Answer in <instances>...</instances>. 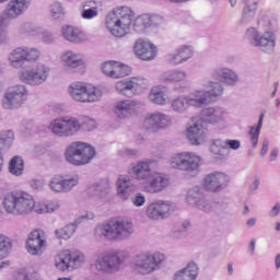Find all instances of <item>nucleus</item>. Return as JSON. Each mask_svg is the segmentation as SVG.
Here are the masks:
<instances>
[{"label":"nucleus","instance_id":"f257e3e1","mask_svg":"<svg viewBox=\"0 0 280 280\" xmlns=\"http://www.w3.org/2000/svg\"><path fill=\"white\" fill-rule=\"evenodd\" d=\"M155 163L156 161L152 159H145L131 164L128 170V174L135 180L142 183L144 194H161L166 187H170L167 175L159 172L152 173V165Z\"/></svg>","mask_w":280,"mask_h":280},{"label":"nucleus","instance_id":"f03ea898","mask_svg":"<svg viewBox=\"0 0 280 280\" xmlns=\"http://www.w3.org/2000/svg\"><path fill=\"white\" fill-rule=\"evenodd\" d=\"M2 206L11 215H30L33 211L38 214L47 213L46 203H36L34 197L23 190L8 192L3 197Z\"/></svg>","mask_w":280,"mask_h":280},{"label":"nucleus","instance_id":"7ed1b4c3","mask_svg":"<svg viewBox=\"0 0 280 280\" xmlns=\"http://www.w3.org/2000/svg\"><path fill=\"white\" fill-rule=\"evenodd\" d=\"M135 234V224L128 219L112 218L98 224L94 229L96 240L107 242H126Z\"/></svg>","mask_w":280,"mask_h":280},{"label":"nucleus","instance_id":"20e7f679","mask_svg":"<svg viewBox=\"0 0 280 280\" xmlns=\"http://www.w3.org/2000/svg\"><path fill=\"white\" fill-rule=\"evenodd\" d=\"M128 259H130V254L126 250L98 252L94 267L101 275H115L126 268Z\"/></svg>","mask_w":280,"mask_h":280},{"label":"nucleus","instance_id":"39448f33","mask_svg":"<svg viewBox=\"0 0 280 280\" xmlns=\"http://www.w3.org/2000/svg\"><path fill=\"white\" fill-rule=\"evenodd\" d=\"M210 75L212 80L215 81H209L208 85H206L207 89H210V91H208V93H210L209 100L211 98V95L212 97H220V95L224 93V86L233 89L240 84V74H237V71L226 66L214 68Z\"/></svg>","mask_w":280,"mask_h":280},{"label":"nucleus","instance_id":"423d86ee","mask_svg":"<svg viewBox=\"0 0 280 280\" xmlns=\"http://www.w3.org/2000/svg\"><path fill=\"white\" fill-rule=\"evenodd\" d=\"M135 13L128 7H118L108 13L105 20V25L112 36L122 38L128 34L130 25H132Z\"/></svg>","mask_w":280,"mask_h":280},{"label":"nucleus","instance_id":"0eeeda50","mask_svg":"<svg viewBox=\"0 0 280 280\" xmlns=\"http://www.w3.org/2000/svg\"><path fill=\"white\" fill-rule=\"evenodd\" d=\"M168 165L173 170L183 172L188 178H195L200 174L202 158L196 152L183 151L173 154L168 160Z\"/></svg>","mask_w":280,"mask_h":280},{"label":"nucleus","instance_id":"6e6552de","mask_svg":"<svg viewBox=\"0 0 280 280\" xmlns=\"http://www.w3.org/2000/svg\"><path fill=\"white\" fill-rule=\"evenodd\" d=\"M165 261V254L161 252L144 250L137 254L131 262L136 275L148 276L156 272Z\"/></svg>","mask_w":280,"mask_h":280},{"label":"nucleus","instance_id":"1a4fd4ad","mask_svg":"<svg viewBox=\"0 0 280 280\" xmlns=\"http://www.w3.org/2000/svg\"><path fill=\"white\" fill-rule=\"evenodd\" d=\"M65 159L75 167L89 165L95 159V148L82 141L72 142L66 149Z\"/></svg>","mask_w":280,"mask_h":280},{"label":"nucleus","instance_id":"9d476101","mask_svg":"<svg viewBox=\"0 0 280 280\" xmlns=\"http://www.w3.org/2000/svg\"><path fill=\"white\" fill-rule=\"evenodd\" d=\"M68 91L72 100L81 104H95V102H100L104 95V88L86 85V83L82 82L71 83Z\"/></svg>","mask_w":280,"mask_h":280},{"label":"nucleus","instance_id":"9b49d317","mask_svg":"<svg viewBox=\"0 0 280 280\" xmlns=\"http://www.w3.org/2000/svg\"><path fill=\"white\" fill-rule=\"evenodd\" d=\"M49 73H51V68L38 62L35 66H28L20 70L18 79L22 84H27L28 86H43L47 82Z\"/></svg>","mask_w":280,"mask_h":280},{"label":"nucleus","instance_id":"f8f14e48","mask_svg":"<svg viewBox=\"0 0 280 280\" xmlns=\"http://www.w3.org/2000/svg\"><path fill=\"white\" fill-rule=\"evenodd\" d=\"M245 38L253 45L259 47L264 54H275L277 47V34L272 31L259 33L255 27H249L245 32Z\"/></svg>","mask_w":280,"mask_h":280},{"label":"nucleus","instance_id":"ddd939ff","mask_svg":"<svg viewBox=\"0 0 280 280\" xmlns=\"http://www.w3.org/2000/svg\"><path fill=\"white\" fill-rule=\"evenodd\" d=\"M28 97L30 90L27 89V85H11L4 92V96L2 98V108L5 110H16L18 108H21L25 102H27Z\"/></svg>","mask_w":280,"mask_h":280},{"label":"nucleus","instance_id":"4468645a","mask_svg":"<svg viewBox=\"0 0 280 280\" xmlns=\"http://www.w3.org/2000/svg\"><path fill=\"white\" fill-rule=\"evenodd\" d=\"M48 129L56 137H73L82 130V124L75 117L65 116L54 119Z\"/></svg>","mask_w":280,"mask_h":280},{"label":"nucleus","instance_id":"2eb2a0df","mask_svg":"<svg viewBox=\"0 0 280 280\" xmlns=\"http://www.w3.org/2000/svg\"><path fill=\"white\" fill-rule=\"evenodd\" d=\"M84 261H86V256L82 252L63 250L56 258L55 266L60 272H65L66 270H78Z\"/></svg>","mask_w":280,"mask_h":280},{"label":"nucleus","instance_id":"dca6fc26","mask_svg":"<svg viewBox=\"0 0 280 280\" xmlns=\"http://www.w3.org/2000/svg\"><path fill=\"white\" fill-rule=\"evenodd\" d=\"M231 183V177L222 172H212L205 176L203 188L210 194H220L224 191L229 184Z\"/></svg>","mask_w":280,"mask_h":280},{"label":"nucleus","instance_id":"f3484780","mask_svg":"<svg viewBox=\"0 0 280 280\" xmlns=\"http://www.w3.org/2000/svg\"><path fill=\"white\" fill-rule=\"evenodd\" d=\"M171 125L172 116L163 112H155L153 114H149L143 121V127L147 130H151V132H159V130H165V128H170Z\"/></svg>","mask_w":280,"mask_h":280},{"label":"nucleus","instance_id":"a211bd4d","mask_svg":"<svg viewBox=\"0 0 280 280\" xmlns=\"http://www.w3.org/2000/svg\"><path fill=\"white\" fill-rule=\"evenodd\" d=\"M176 206L170 201H156L152 202L147 207L145 213L147 218L150 220H164V218H170L174 213Z\"/></svg>","mask_w":280,"mask_h":280},{"label":"nucleus","instance_id":"6ab92c4d","mask_svg":"<svg viewBox=\"0 0 280 280\" xmlns=\"http://www.w3.org/2000/svg\"><path fill=\"white\" fill-rule=\"evenodd\" d=\"M101 69L104 75L112 78V80H119L132 73V68L121 61H105Z\"/></svg>","mask_w":280,"mask_h":280},{"label":"nucleus","instance_id":"aec40b11","mask_svg":"<svg viewBox=\"0 0 280 280\" xmlns=\"http://www.w3.org/2000/svg\"><path fill=\"white\" fill-rule=\"evenodd\" d=\"M78 185H80V176L78 175L69 178L56 176L49 182V188L55 194H69V191H72Z\"/></svg>","mask_w":280,"mask_h":280},{"label":"nucleus","instance_id":"412c9836","mask_svg":"<svg viewBox=\"0 0 280 280\" xmlns=\"http://www.w3.org/2000/svg\"><path fill=\"white\" fill-rule=\"evenodd\" d=\"M61 62L66 73H73L75 69H84L86 67V62L84 61L82 54L73 50L65 51L61 55Z\"/></svg>","mask_w":280,"mask_h":280},{"label":"nucleus","instance_id":"4be33fe9","mask_svg":"<svg viewBox=\"0 0 280 280\" xmlns=\"http://www.w3.org/2000/svg\"><path fill=\"white\" fill-rule=\"evenodd\" d=\"M207 135L201 121L189 122L186 128V137L191 145H202L207 141Z\"/></svg>","mask_w":280,"mask_h":280},{"label":"nucleus","instance_id":"5701e85b","mask_svg":"<svg viewBox=\"0 0 280 280\" xmlns=\"http://www.w3.org/2000/svg\"><path fill=\"white\" fill-rule=\"evenodd\" d=\"M46 244L45 233L40 230H34L26 241V250L30 255H40L44 253Z\"/></svg>","mask_w":280,"mask_h":280},{"label":"nucleus","instance_id":"b1692460","mask_svg":"<svg viewBox=\"0 0 280 280\" xmlns=\"http://www.w3.org/2000/svg\"><path fill=\"white\" fill-rule=\"evenodd\" d=\"M229 113L223 107H207L201 112V119L206 124H212V126H220L226 121Z\"/></svg>","mask_w":280,"mask_h":280},{"label":"nucleus","instance_id":"393cba45","mask_svg":"<svg viewBox=\"0 0 280 280\" xmlns=\"http://www.w3.org/2000/svg\"><path fill=\"white\" fill-rule=\"evenodd\" d=\"M117 187V196L126 202V200H130L132 194L137 191V185L128 175H120L116 182Z\"/></svg>","mask_w":280,"mask_h":280},{"label":"nucleus","instance_id":"a878e982","mask_svg":"<svg viewBox=\"0 0 280 280\" xmlns=\"http://www.w3.org/2000/svg\"><path fill=\"white\" fill-rule=\"evenodd\" d=\"M83 220H95V214H93V212H86L85 214L77 218L73 223L56 230V237H58V240H71L73 233H75V230L78 229L79 224H82Z\"/></svg>","mask_w":280,"mask_h":280},{"label":"nucleus","instance_id":"bb28decb","mask_svg":"<svg viewBox=\"0 0 280 280\" xmlns=\"http://www.w3.org/2000/svg\"><path fill=\"white\" fill-rule=\"evenodd\" d=\"M133 51L141 60H154L156 58V46L150 40L137 39L133 45Z\"/></svg>","mask_w":280,"mask_h":280},{"label":"nucleus","instance_id":"cd10ccee","mask_svg":"<svg viewBox=\"0 0 280 280\" xmlns=\"http://www.w3.org/2000/svg\"><path fill=\"white\" fill-rule=\"evenodd\" d=\"M138 108L139 102L133 100H122L114 105V114L118 119H128V117H132V115L137 113Z\"/></svg>","mask_w":280,"mask_h":280},{"label":"nucleus","instance_id":"c85d7f7f","mask_svg":"<svg viewBox=\"0 0 280 280\" xmlns=\"http://www.w3.org/2000/svg\"><path fill=\"white\" fill-rule=\"evenodd\" d=\"M32 5V0H10L4 10L7 19H19L23 16Z\"/></svg>","mask_w":280,"mask_h":280},{"label":"nucleus","instance_id":"c756f323","mask_svg":"<svg viewBox=\"0 0 280 280\" xmlns=\"http://www.w3.org/2000/svg\"><path fill=\"white\" fill-rule=\"evenodd\" d=\"M161 23H163V18L160 15L142 14L135 19L133 30L138 34H143L148 27H156V25H161Z\"/></svg>","mask_w":280,"mask_h":280},{"label":"nucleus","instance_id":"7c9ffc66","mask_svg":"<svg viewBox=\"0 0 280 280\" xmlns=\"http://www.w3.org/2000/svg\"><path fill=\"white\" fill-rule=\"evenodd\" d=\"M149 102L155 104L156 106H165L170 102V95L167 94V86L165 85H154L151 88L149 93Z\"/></svg>","mask_w":280,"mask_h":280},{"label":"nucleus","instance_id":"2f4dec72","mask_svg":"<svg viewBox=\"0 0 280 280\" xmlns=\"http://www.w3.org/2000/svg\"><path fill=\"white\" fill-rule=\"evenodd\" d=\"M209 94L210 92L207 90H195L185 96L189 107L202 108V106H207V104H209Z\"/></svg>","mask_w":280,"mask_h":280},{"label":"nucleus","instance_id":"473e14b6","mask_svg":"<svg viewBox=\"0 0 280 280\" xmlns=\"http://www.w3.org/2000/svg\"><path fill=\"white\" fill-rule=\"evenodd\" d=\"M198 265L190 261L186 267L175 272L173 280H196L198 279Z\"/></svg>","mask_w":280,"mask_h":280},{"label":"nucleus","instance_id":"72a5a7b5","mask_svg":"<svg viewBox=\"0 0 280 280\" xmlns=\"http://www.w3.org/2000/svg\"><path fill=\"white\" fill-rule=\"evenodd\" d=\"M257 14V1L247 0L243 8L242 18L240 21L241 25H250L255 21Z\"/></svg>","mask_w":280,"mask_h":280},{"label":"nucleus","instance_id":"f704fd0d","mask_svg":"<svg viewBox=\"0 0 280 280\" xmlns=\"http://www.w3.org/2000/svg\"><path fill=\"white\" fill-rule=\"evenodd\" d=\"M14 141V131L2 130L0 131V172L3 170V152L10 150Z\"/></svg>","mask_w":280,"mask_h":280},{"label":"nucleus","instance_id":"c9c22d12","mask_svg":"<svg viewBox=\"0 0 280 280\" xmlns=\"http://www.w3.org/2000/svg\"><path fill=\"white\" fill-rule=\"evenodd\" d=\"M61 33L63 38L66 40H69V43L78 44V43H84V40H86L84 33L73 26H63L61 30Z\"/></svg>","mask_w":280,"mask_h":280},{"label":"nucleus","instance_id":"e433bc0d","mask_svg":"<svg viewBox=\"0 0 280 280\" xmlns=\"http://www.w3.org/2000/svg\"><path fill=\"white\" fill-rule=\"evenodd\" d=\"M110 191V182L108 179H101L95 182L88 188V192L91 196H97L98 198H104Z\"/></svg>","mask_w":280,"mask_h":280},{"label":"nucleus","instance_id":"4c0bfd02","mask_svg":"<svg viewBox=\"0 0 280 280\" xmlns=\"http://www.w3.org/2000/svg\"><path fill=\"white\" fill-rule=\"evenodd\" d=\"M8 60H9L10 66L13 69H21V67H23V65H25L24 47H18V48L13 49L9 54Z\"/></svg>","mask_w":280,"mask_h":280},{"label":"nucleus","instance_id":"58836bf2","mask_svg":"<svg viewBox=\"0 0 280 280\" xmlns=\"http://www.w3.org/2000/svg\"><path fill=\"white\" fill-rule=\"evenodd\" d=\"M205 192L202 191V189L198 186H195L190 189H188L185 200H186V205H188L189 207H195V209L198 207V205L200 203V200L203 198Z\"/></svg>","mask_w":280,"mask_h":280},{"label":"nucleus","instance_id":"ea45409f","mask_svg":"<svg viewBox=\"0 0 280 280\" xmlns=\"http://www.w3.org/2000/svg\"><path fill=\"white\" fill-rule=\"evenodd\" d=\"M171 109L173 110V113H176L177 115L187 114V110H189V103L187 101V96L179 95L173 98L171 102Z\"/></svg>","mask_w":280,"mask_h":280},{"label":"nucleus","instance_id":"a19ab883","mask_svg":"<svg viewBox=\"0 0 280 280\" xmlns=\"http://www.w3.org/2000/svg\"><path fill=\"white\" fill-rule=\"evenodd\" d=\"M264 117L265 114L261 113L256 126L249 127V141L253 148H257V143H259V135L261 132V128L264 126Z\"/></svg>","mask_w":280,"mask_h":280},{"label":"nucleus","instance_id":"79ce46f5","mask_svg":"<svg viewBox=\"0 0 280 280\" xmlns=\"http://www.w3.org/2000/svg\"><path fill=\"white\" fill-rule=\"evenodd\" d=\"M115 90L117 93H119V95H125V97H132L135 95L131 79H125L116 82Z\"/></svg>","mask_w":280,"mask_h":280},{"label":"nucleus","instance_id":"37998d69","mask_svg":"<svg viewBox=\"0 0 280 280\" xmlns=\"http://www.w3.org/2000/svg\"><path fill=\"white\" fill-rule=\"evenodd\" d=\"M94 5H95L94 1H88L81 5L82 19L91 20V19H95V16L100 14L97 7H94Z\"/></svg>","mask_w":280,"mask_h":280},{"label":"nucleus","instance_id":"c03bdc74","mask_svg":"<svg viewBox=\"0 0 280 280\" xmlns=\"http://www.w3.org/2000/svg\"><path fill=\"white\" fill-rule=\"evenodd\" d=\"M23 158L19 155L13 156L9 164L10 174H12L13 176H21V174H23Z\"/></svg>","mask_w":280,"mask_h":280},{"label":"nucleus","instance_id":"a18cd8bd","mask_svg":"<svg viewBox=\"0 0 280 280\" xmlns=\"http://www.w3.org/2000/svg\"><path fill=\"white\" fill-rule=\"evenodd\" d=\"M10 253H12V240L3 234H0V260L5 259Z\"/></svg>","mask_w":280,"mask_h":280},{"label":"nucleus","instance_id":"49530a36","mask_svg":"<svg viewBox=\"0 0 280 280\" xmlns=\"http://www.w3.org/2000/svg\"><path fill=\"white\" fill-rule=\"evenodd\" d=\"M25 62H38L40 60V50L34 47H24Z\"/></svg>","mask_w":280,"mask_h":280},{"label":"nucleus","instance_id":"de8ad7c7","mask_svg":"<svg viewBox=\"0 0 280 280\" xmlns=\"http://www.w3.org/2000/svg\"><path fill=\"white\" fill-rule=\"evenodd\" d=\"M210 152L217 156H228L226 148L224 147V140L217 139L212 142L210 147Z\"/></svg>","mask_w":280,"mask_h":280},{"label":"nucleus","instance_id":"09e8293b","mask_svg":"<svg viewBox=\"0 0 280 280\" xmlns=\"http://www.w3.org/2000/svg\"><path fill=\"white\" fill-rule=\"evenodd\" d=\"M215 205H213V201H211L207 195H203L196 209H198V211H202L203 213H211Z\"/></svg>","mask_w":280,"mask_h":280},{"label":"nucleus","instance_id":"8fccbe9b","mask_svg":"<svg viewBox=\"0 0 280 280\" xmlns=\"http://www.w3.org/2000/svg\"><path fill=\"white\" fill-rule=\"evenodd\" d=\"M176 50L179 54V58H182V62H187L194 56V46L191 45H182Z\"/></svg>","mask_w":280,"mask_h":280},{"label":"nucleus","instance_id":"3c124183","mask_svg":"<svg viewBox=\"0 0 280 280\" xmlns=\"http://www.w3.org/2000/svg\"><path fill=\"white\" fill-rule=\"evenodd\" d=\"M131 80V88L135 91H145L148 86H150V83L148 82V79L138 77V78H132Z\"/></svg>","mask_w":280,"mask_h":280},{"label":"nucleus","instance_id":"603ef678","mask_svg":"<svg viewBox=\"0 0 280 280\" xmlns=\"http://www.w3.org/2000/svg\"><path fill=\"white\" fill-rule=\"evenodd\" d=\"M21 31L24 34H30V36H39L42 28L32 24L31 22H25L24 24H22Z\"/></svg>","mask_w":280,"mask_h":280},{"label":"nucleus","instance_id":"864d4df0","mask_svg":"<svg viewBox=\"0 0 280 280\" xmlns=\"http://www.w3.org/2000/svg\"><path fill=\"white\" fill-rule=\"evenodd\" d=\"M50 16L58 21V19H62L65 16V9L60 2H54L50 5Z\"/></svg>","mask_w":280,"mask_h":280},{"label":"nucleus","instance_id":"5fc2aeb1","mask_svg":"<svg viewBox=\"0 0 280 280\" xmlns=\"http://www.w3.org/2000/svg\"><path fill=\"white\" fill-rule=\"evenodd\" d=\"M165 60L167 65H171V67H178V65H183L184 62L177 49H175V51L173 52L167 54L165 56Z\"/></svg>","mask_w":280,"mask_h":280},{"label":"nucleus","instance_id":"6e6d98bb","mask_svg":"<svg viewBox=\"0 0 280 280\" xmlns=\"http://www.w3.org/2000/svg\"><path fill=\"white\" fill-rule=\"evenodd\" d=\"M8 24H5V18L3 15H0V46L1 45H8Z\"/></svg>","mask_w":280,"mask_h":280},{"label":"nucleus","instance_id":"4d7b16f0","mask_svg":"<svg viewBox=\"0 0 280 280\" xmlns=\"http://www.w3.org/2000/svg\"><path fill=\"white\" fill-rule=\"evenodd\" d=\"M19 279L20 280H43V277L40 276V273H38V271H32V272L20 271Z\"/></svg>","mask_w":280,"mask_h":280},{"label":"nucleus","instance_id":"13d9d810","mask_svg":"<svg viewBox=\"0 0 280 280\" xmlns=\"http://www.w3.org/2000/svg\"><path fill=\"white\" fill-rule=\"evenodd\" d=\"M129 198L133 207L141 208L145 205V195H143L142 192H136L132 197Z\"/></svg>","mask_w":280,"mask_h":280},{"label":"nucleus","instance_id":"bf43d9fd","mask_svg":"<svg viewBox=\"0 0 280 280\" xmlns=\"http://www.w3.org/2000/svg\"><path fill=\"white\" fill-rule=\"evenodd\" d=\"M223 145L225 148V151L240 150V148H242V142L240 140L226 139L223 140Z\"/></svg>","mask_w":280,"mask_h":280},{"label":"nucleus","instance_id":"052dcab7","mask_svg":"<svg viewBox=\"0 0 280 280\" xmlns=\"http://www.w3.org/2000/svg\"><path fill=\"white\" fill-rule=\"evenodd\" d=\"M159 80L164 84H172V82H174V70L172 69L163 72L160 74Z\"/></svg>","mask_w":280,"mask_h":280},{"label":"nucleus","instance_id":"680f3d73","mask_svg":"<svg viewBox=\"0 0 280 280\" xmlns=\"http://www.w3.org/2000/svg\"><path fill=\"white\" fill-rule=\"evenodd\" d=\"M187 72L180 69H173V82H185L187 80Z\"/></svg>","mask_w":280,"mask_h":280},{"label":"nucleus","instance_id":"e2e57ef3","mask_svg":"<svg viewBox=\"0 0 280 280\" xmlns=\"http://www.w3.org/2000/svg\"><path fill=\"white\" fill-rule=\"evenodd\" d=\"M120 156H129V159H137L139 156V150L137 149H124L119 151Z\"/></svg>","mask_w":280,"mask_h":280},{"label":"nucleus","instance_id":"0e129e2a","mask_svg":"<svg viewBox=\"0 0 280 280\" xmlns=\"http://www.w3.org/2000/svg\"><path fill=\"white\" fill-rule=\"evenodd\" d=\"M39 34H42V40L43 43H46V45H51V43L56 40L54 34H51L49 31H43L42 28V32Z\"/></svg>","mask_w":280,"mask_h":280},{"label":"nucleus","instance_id":"69168bd1","mask_svg":"<svg viewBox=\"0 0 280 280\" xmlns=\"http://www.w3.org/2000/svg\"><path fill=\"white\" fill-rule=\"evenodd\" d=\"M30 187L33 188L35 191H43L45 188V182L42 179H32L30 182Z\"/></svg>","mask_w":280,"mask_h":280},{"label":"nucleus","instance_id":"338daca9","mask_svg":"<svg viewBox=\"0 0 280 280\" xmlns=\"http://www.w3.org/2000/svg\"><path fill=\"white\" fill-rule=\"evenodd\" d=\"M259 185H261V179L259 176L255 175L252 184L249 185V191L252 194L257 192V189H259Z\"/></svg>","mask_w":280,"mask_h":280},{"label":"nucleus","instance_id":"774afa93","mask_svg":"<svg viewBox=\"0 0 280 280\" xmlns=\"http://www.w3.org/2000/svg\"><path fill=\"white\" fill-rule=\"evenodd\" d=\"M280 213V202H276L273 207L269 210V218H277Z\"/></svg>","mask_w":280,"mask_h":280}]
</instances>
